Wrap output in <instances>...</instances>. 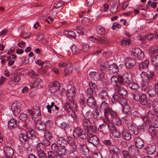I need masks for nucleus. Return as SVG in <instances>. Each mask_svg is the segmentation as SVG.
I'll return each mask as SVG.
<instances>
[{
    "mask_svg": "<svg viewBox=\"0 0 158 158\" xmlns=\"http://www.w3.org/2000/svg\"><path fill=\"white\" fill-rule=\"evenodd\" d=\"M148 153L150 155L155 153L156 152V147L154 144H149L147 148Z\"/></svg>",
    "mask_w": 158,
    "mask_h": 158,
    "instance_id": "obj_26",
    "label": "nucleus"
},
{
    "mask_svg": "<svg viewBox=\"0 0 158 158\" xmlns=\"http://www.w3.org/2000/svg\"><path fill=\"white\" fill-rule=\"evenodd\" d=\"M98 96L100 98L104 100H107L109 97L108 93L104 90H102L99 92Z\"/></svg>",
    "mask_w": 158,
    "mask_h": 158,
    "instance_id": "obj_31",
    "label": "nucleus"
},
{
    "mask_svg": "<svg viewBox=\"0 0 158 158\" xmlns=\"http://www.w3.org/2000/svg\"><path fill=\"white\" fill-rule=\"evenodd\" d=\"M87 131L90 133H95L97 131V128L95 126H94L91 124L86 128Z\"/></svg>",
    "mask_w": 158,
    "mask_h": 158,
    "instance_id": "obj_40",
    "label": "nucleus"
},
{
    "mask_svg": "<svg viewBox=\"0 0 158 158\" xmlns=\"http://www.w3.org/2000/svg\"><path fill=\"white\" fill-rule=\"evenodd\" d=\"M73 136L76 139H85L89 137L88 133L85 129H82L80 127L76 128L73 131Z\"/></svg>",
    "mask_w": 158,
    "mask_h": 158,
    "instance_id": "obj_1",
    "label": "nucleus"
},
{
    "mask_svg": "<svg viewBox=\"0 0 158 158\" xmlns=\"http://www.w3.org/2000/svg\"><path fill=\"white\" fill-rule=\"evenodd\" d=\"M88 41L89 42H92L94 43H98V41L100 40L99 38L98 37L96 38H94L93 36H91L89 37L88 38Z\"/></svg>",
    "mask_w": 158,
    "mask_h": 158,
    "instance_id": "obj_60",
    "label": "nucleus"
},
{
    "mask_svg": "<svg viewBox=\"0 0 158 158\" xmlns=\"http://www.w3.org/2000/svg\"><path fill=\"white\" fill-rule=\"evenodd\" d=\"M110 3L111 5L110 11L112 13H115L117 11L118 7L119 0H112Z\"/></svg>",
    "mask_w": 158,
    "mask_h": 158,
    "instance_id": "obj_12",
    "label": "nucleus"
},
{
    "mask_svg": "<svg viewBox=\"0 0 158 158\" xmlns=\"http://www.w3.org/2000/svg\"><path fill=\"white\" fill-rule=\"evenodd\" d=\"M91 78L95 81H98L100 80V76L99 73L92 71L90 72L89 74Z\"/></svg>",
    "mask_w": 158,
    "mask_h": 158,
    "instance_id": "obj_23",
    "label": "nucleus"
},
{
    "mask_svg": "<svg viewBox=\"0 0 158 158\" xmlns=\"http://www.w3.org/2000/svg\"><path fill=\"white\" fill-rule=\"evenodd\" d=\"M112 98L111 99V101L113 103H116L117 102H119V98L117 94H114L112 95Z\"/></svg>",
    "mask_w": 158,
    "mask_h": 158,
    "instance_id": "obj_46",
    "label": "nucleus"
},
{
    "mask_svg": "<svg viewBox=\"0 0 158 158\" xmlns=\"http://www.w3.org/2000/svg\"><path fill=\"white\" fill-rule=\"evenodd\" d=\"M119 76L118 75V77L113 76L110 79L111 84L114 87L115 89L116 87L120 86V82L119 80Z\"/></svg>",
    "mask_w": 158,
    "mask_h": 158,
    "instance_id": "obj_14",
    "label": "nucleus"
},
{
    "mask_svg": "<svg viewBox=\"0 0 158 158\" xmlns=\"http://www.w3.org/2000/svg\"><path fill=\"white\" fill-rule=\"evenodd\" d=\"M4 152L7 156L11 157L14 153V150L9 147H6L4 148Z\"/></svg>",
    "mask_w": 158,
    "mask_h": 158,
    "instance_id": "obj_30",
    "label": "nucleus"
},
{
    "mask_svg": "<svg viewBox=\"0 0 158 158\" xmlns=\"http://www.w3.org/2000/svg\"><path fill=\"white\" fill-rule=\"evenodd\" d=\"M155 73L153 70H150L148 72L147 79L150 80L154 79Z\"/></svg>",
    "mask_w": 158,
    "mask_h": 158,
    "instance_id": "obj_51",
    "label": "nucleus"
},
{
    "mask_svg": "<svg viewBox=\"0 0 158 158\" xmlns=\"http://www.w3.org/2000/svg\"><path fill=\"white\" fill-rule=\"evenodd\" d=\"M108 150L111 155H120L121 153L120 149L117 146L114 144L109 147Z\"/></svg>",
    "mask_w": 158,
    "mask_h": 158,
    "instance_id": "obj_7",
    "label": "nucleus"
},
{
    "mask_svg": "<svg viewBox=\"0 0 158 158\" xmlns=\"http://www.w3.org/2000/svg\"><path fill=\"white\" fill-rule=\"evenodd\" d=\"M32 119L35 122H38L41 119V114L40 109L38 107L34 112L32 117Z\"/></svg>",
    "mask_w": 158,
    "mask_h": 158,
    "instance_id": "obj_15",
    "label": "nucleus"
},
{
    "mask_svg": "<svg viewBox=\"0 0 158 158\" xmlns=\"http://www.w3.org/2000/svg\"><path fill=\"white\" fill-rule=\"evenodd\" d=\"M115 91H116L119 95L122 97L127 96V91L124 88L121 87L120 86L115 88Z\"/></svg>",
    "mask_w": 158,
    "mask_h": 158,
    "instance_id": "obj_18",
    "label": "nucleus"
},
{
    "mask_svg": "<svg viewBox=\"0 0 158 158\" xmlns=\"http://www.w3.org/2000/svg\"><path fill=\"white\" fill-rule=\"evenodd\" d=\"M139 97L138 100L137 102H139L142 105L147 106V107L148 108H150L151 107V104L150 102L148 103L146 95L143 93H141Z\"/></svg>",
    "mask_w": 158,
    "mask_h": 158,
    "instance_id": "obj_4",
    "label": "nucleus"
},
{
    "mask_svg": "<svg viewBox=\"0 0 158 158\" xmlns=\"http://www.w3.org/2000/svg\"><path fill=\"white\" fill-rule=\"evenodd\" d=\"M87 141L96 147H97L99 144L98 139L95 135L90 136L87 139Z\"/></svg>",
    "mask_w": 158,
    "mask_h": 158,
    "instance_id": "obj_11",
    "label": "nucleus"
},
{
    "mask_svg": "<svg viewBox=\"0 0 158 158\" xmlns=\"http://www.w3.org/2000/svg\"><path fill=\"white\" fill-rule=\"evenodd\" d=\"M102 117V114L100 110L99 111L98 110H95V114H94V118L97 120L101 119Z\"/></svg>",
    "mask_w": 158,
    "mask_h": 158,
    "instance_id": "obj_35",
    "label": "nucleus"
},
{
    "mask_svg": "<svg viewBox=\"0 0 158 158\" xmlns=\"http://www.w3.org/2000/svg\"><path fill=\"white\" fill-rule=\"evenodd\" d=\"M49 90L51 93H53L56 92L59 89L60 84L57 81L50 83L49 85Z\"/></svg>",
    "mask_w": 158,
    "mask_h": 158,
    "instance_id": "obj_9",
    "label": "nucleus"
},
{
    "mask_svg": "<svg viewBox=\"0 0 158 158\" xmlns=\"http://www.w3.org/2000/svg\"><path fill=\"white\" fill-rule=\"evenodd\" d=\"M64 4V2L62 1H58L56 2L54 4V6L56 8L60 7Z\"/></svg>",
    "mask_w": 158,
    "mask_h": 158,
    "instance_id": "obj_61",
    "label": "nucleus"
},
{
    "mask_svg": "<svg viewBox=\"0 0 158 158\" xmlns=\"http://www.w3.org/2000/svg\"><path fill=\"white\" fill-rule=\"evenodd\" d=\"M76 95V88L73 86L68 89L66 92V95L68 97L73 98Z\"/></svg>",
    "mask_w": 158,
    "mask_h": 158,
    "instance_id": "obj_22",
    "label": "nucleus"
},
{
    "mask_svg": "<svg viewBox=\"0 0 158 158\" xmlns=\"http://www.w3.org/2000/svg\"><path fill=\"white\" fill-rule=\"evenodd\" d=\"M151 63L154 67H158V55L153 56L151 58Z\"/></svg>",
    "mask_w": 158,
    "mask_h": 158,
    "instance_id": "obj_34",
    "label": "nucleus"
},
{
    "mask_svg": "<svg viewBox=\"0 0 158 158\" xmlns=\"http://www.w3.org/2000/svg\"><path fill=\"white\" fill-rule=\"evenodd\" d=\"M73 106L74 107H73L68 102H66L65 103L64 106H63L64 110H65L68 113L71 110L74 111L75 110H76V105H73Z\"/></svg>",
    "mask_w": 158,
    "mask_h": 158,
    "instance_id": "obj_19",
    "label": "nucleus"
},
{
    "mask_svg": "<svg viewBox=\"0 0 158 158\" xmlns=\"http://www.w3.org/2000/svg\"><path fill=\"white\" fill-rule=\"evenodd\" d=\"M122 135L123 138L127 140H130L131 137V134L127 130L123 129L122 131Z\"/></svg>",
    "mask_w": 158,
    "mask_h": 158,
    "instance_id": "obj_33",
    "label": "nucleus"
},
{
    "mask_svg": "<svg viewBox=\"0 0 158 158\" xmlns=\"http://www.w3.org/2000/svg\"><path fill=\"white\" fill-rule=\"evenodd\" d=\"M51 149L57 154L62 156L65 155L67 153L65 147L59 146L56 143H52L51 146Z\"/></svg>",
    "mask_w": 158,
    "mask_h": 158,
    "instance_id": "obj_2",
    "label": "nucleus"
},
{
    "mask_svg": "<svg viewBox=\"0 0 158 158\" xmlns=\"http://www.w3.org/2000/svg\"><path fill=\"white\" fill-rule=\"evenodd\" d=\"M86 100V98L84 97L79 99L78 102L81 106L84 107L87 104Z\"/></svg>",
    "mask_w": 158,
    "mask_h": 158,
    "instance_id": "obj_49",
    "label": "nucleus"
},
{
    "mask_svg": "<svg viewBox=\"0 0 158 158\" xmlns=\"http://www.w3.org/2000/svg\"><path fill=\"white\" fill-rule=\"evenodd\" d=\"M111 109L109 105L107 102L103 101L101 104L100 110V111L104 110L105 117H107L108 115V112Z\"/></svg>",
    "mask_w": 158,
    "mask_h": 158,
    "instance_id": "obj_8",
    "label": "nucleus"
},
{
    "mask_svg": "<svg viewBox=\"0 0 158 158\" xmlns=\"http://www.w3.org/2000/svg\"><path fill=\"white\" fill-rule=\"evenodd\" d=\"M36 80L34 82L33 85V87H41V84H42V80L39 78L36 79Z\"/></svg>",
    "mask_w": 158,
    "mask_h": 158,
    "instance_id": "obj_45",
    "label": "nucleus"
},
{
    "mask_svg": "<svg viewBox=\"0 0 158 158\" xmlns=\"http://www.w3.org/2000/svg\"><path fill=\"white\" fill-rule=\"evenodd\" d=\"M29 75L31 78L33 79H36L39 78V75L36 73L34 71L32 70L29 73Z\"/></svg>",
    "mask_w": 158,
    "mask_h": 158,
    "instance_id": "obj_47",
    "label": "nucleus"
},
{
    "mask_svg": "<svg viewBox=\"0 0 158 158\" xmlns=\"http://www.w3.org/2000/svg\"><path fill=\"white\" fill-rule=\"evenodd\" d=\"M132 54L139 60H143L144 56L143 52L138 48H133L132 50Z\"/></svg>",
    "mask_w": 158,
    "mask_h": 158,
    "instance_id": "obj_5",
    "label": "nucleus"
},
{
    "mask_svg": "<svg viewBox=\"0 0 158 158\" xmlns=\"http://www.w3.org/2000/svg\"><path fill=\"white\" fill-rule=\"evenodd\" d=\"M82 125L85 127L86 128L90 125L92 124L91 122L89 119L86 117H84L82 120Z\"/></svg>",
    "mask_w": 158,
    "mask_h": 158,
    "instance_id": "obj_37",
    "label": "nucleus"
},
{
    "mask_svg": "<svg viewBox=\"0 0 158 158\" xmlns=\"http://www.w3.org/2000/svg\"><path fill=\"white\" fill-rule=\"evenodd\" d=\"M25 133L27 137V139L28 142L30 140H33L36 138L35 132V131L33 130L26 131Z\"/></svg>",
    "mask_w": 158,
    "mask_h": 158,
    "instance_id": "obj_21",
    "label": "nucleus"
},
{
    "mask_svg": "<svg viewBox=\"0 0 158 158\" xmlns=\"http://www.w3.org/2000/svg\"><path fill=\"white\" fill-rule=\"evenodd\" d=\"M108 127L110 131L111 132L116 131V129L114 125L111 123H109L108 124Z\"/></svg>",
    "mask_w": 158,
    "mask_h": 158,
    "instance_id": "obj_58",
    "label": "nucleus"
},
{
    "mask_svg": "<svg viewBox=\"0 0 158 158\" xmlns=\"http://www.w3.org/2000/svg\"><path fill=\"white\" fill-rule=\"evenodd\" d=\"M122 155L124 158H130V156L128 151L123 150L121 151Z\"/></svg>",
    "mask_w": 158,
    "mask_h": 158,
    "instance_id": "obj_63",
    "label": "nucleus"
},
{
    "mask_svg": "<svg viewBox=\"0 0 158 158\" xmlns=\"http://www.w3.org/2000/svg\"><path fill=\"white\" fill-rule=\"evenodd\" d=\"M140 92L139 91H137L132 94L133 98L135 101H137L138 100V98H139Z\"/></svg>",
    "mask_w": 158,
    "mask_h": 158,
    "instance_id": "obj_57",
    "label": "nucleus"
},
{
    "mask_svg": "<svg viewBox=\"0 0 158 158\" xmlns=\"http://www.w3.org/2000/svg\"><path fill=\"white\" fill-rule=\"evenodd\" d=\"M86 118L89 120L92 119L94 118V114L90 110L88 111L86 114Z\"/></svg>",
    "mask_w": 158,
    "mask_h": 158,
    "instance_id": "obj_59",
    "label": "nucleus"
},
{
    "mask_svg": "<svg viewBox=\"0 0 158 158\" xmlns=\"http://www.w3.org/2000/svg\"><path fill=\"white\" fill-rule=\"evenodd\" d=\"M39 158H46L47 157L46 153L45 152H39L36 153Z\"/></svg>",
    "mask_w": 158,
    "mask_h": 158,
    "instance_id": "obj_64",
    "label": "nucleus"
},
{
    "mask_svg": "<svg viewBox=\"0 0 158 158\" xmlns=\"http://www.w3.org/2000/svg\"><path fill=\"white\" fill-rule=\"evenodd\" d=\"M141 118L144 122V123L146 124L150 125V124H151V122L148 118L146 116H141Z\"/></svg>",
    "mask_w": 158,
    "mask_h": 158,
    "instance_id": "obj_53",
    "label": "nucleus"
},
{
    "mask_svg": "<svg viewBox=\"0 0 158 158\" xmlns=\"http://www.w3.org/2000/svg\"><path fill=\"white\" fill-rule=\"evenodd\" d=\"M73 52H74V54L77 53H82L83 52L82 49L81 48H77L75 46L73 47L72 49Z\"/></svg>",
    "mask_w": 158,
    "mask_h": 158,
    "instance_id": "obj_52",
    "label": "nucleus"
},
{
    "mask_svg": "<svg viewBox=\"0 0 158 158\" xmlns=\"http://www.w3.org/2000/svg\"><path fill=\"white\" fill-rule=\"evenodd\" d=\"M152 105L153 108H158V98H154L152 101Z\"/></svg>",
    "mask_w": 158,
    "mask_h": 158,
    "instance_id": "obj_55",
    "label": "nucleus"
},
{
    "mask_svg": "<svg viewBox=\"0 0 158 158\" xmlns=\"http://www.w3.org/2000/svg\"><path fill=\"white\" fill-rule=\"evenodd\" d=\"M60 127L66 131L67 129H68L69 127V124L68 123L63 122L60 124Z\"/></svg>",
    "mask_w": 158,
    "mask_h": 158,
    "instance_id": "obj_54",
    "label": "nucleus"
},
{
    "mask_svg": "<svg viewBox=\"0 0 158 158\" xmlns=\"http://www.w3.org/2000/svg\"><path fill=\"white\" fill-rule=\"evenodd\" d=\"M131 40L128 39L126 40H121L120 42L121 45L123 46H125V45H129L131 43Z\"/></svg>",
    "mask_w": 158,
    "mask_h": 158,
    "instance_id": "obj_50",
    "label": "nucleus"
},
{
    "mask_svg": "<svg viewBox=\"0 0 158 158\" xmlns=\"http://www.w3.org/2000/svg\"><path fill=\"white\" fill-rule=\"evenodd\" d=\"M44 136L45 137V139H51L52 137L51 135L50 132L48 131H46L44 134Z\"/></svg>",
    "mask_w": 158,
    "mask_h": 158,
    "instance_id": "obj_62",
    "label": "nucleus"
},
{
    "mask_svg": "<svg viewBox=\"0 0 158 158\" xmlns=\"http://www.w3.org/2000/svg\"><path fill=\"white\" fill-rule=\"evenodd\" d=\"M19 138L22 143H28L27 140V137L25 133H21L19 135Z\"/></svg>",
    "mask_w": 158,
    "mask_h": 158,
    "instance_id": "obj_36",
    "label": "nucleus"
},
{
    "mask_svg": "<svg viewBox=\"0 0 158 158\" xmlns=\"http://www.w3.org/2000/svg\"><path fill=\"white\" fill-rule=\"evenodd\" d=\"M136 64V61L134 58H128L125 59V65L127 68L131 69Z\"/></svg>",
    "mask_w": 158,
    "mask_h": 158,
    "instance_id": "obj_10",
    "label": "nucleus"
},
{
    "mask_svg": "<svg viewBox=\"0 0 158 158\" xmlns=\"http://www.w3.org/2000/svg\"><path fill=\"white\" fill-rule=\"evenodd\" d=\"M119 80L120 81V85H123L126 84L128 85L130 83V80L129 79L128 77L126 76V75H124L123 76H119Z\"/></svg>",
    "mask_w": 158,
    "mask_h": 158,
    "instance_id": "obj_17",
    "label": "nucleus"
},
{
    "mask_svg": "<svg viewBox=\"0 0 158 158\" xmlns=\"http://www.w3.org/2000/svg\"><path fill=\"white\" fill-rule=\"evenodd\" d=\"M11 78L12 81L16 82H19L20 80V75L17 73L15 74L14 76L11 77Z\"/></svg>",
    "mask_w": 158,
    "mask_h": 158,
    "instance_id": "obj_48",
    "label": "nucleus"
},
{
    "mask_svg": "<svg viewBox=\"0 0 158 158\" xmlns=\"http://www.w3.org/2000/svg\"><path fill=\"white\" fill-rule=\"evenodd\" d=\"M17 126V121L14 118L10 119L8 122V127L10 129H13L16 127Z\"/></svg>",
    "mask_w": 158,
    "mask_h": 158,
    "instance_id": "obj_25",
    "label": "nucleus"
},
{
    "mask_svg": "<svg viewBox=\"0 0 158 158\" xmlns=\"http://www.w3.org/2000/svg\"><path fill=\"white\" fill-rule=\"evenodd\" d=\"M149 52L151 54H158V46H153L151 47L149 50Z\"/></svg>",
    "mask_w": 158,
    "mask_h": 158,
    "instance_id": "obj_41",
    "label": "nucleus"
},
{
    "mask_svg": "<svg viewBox=\"0 0 158 158\" xmlns=\"http://www.w3.org/2000/svg\"><path fill=\"white\" fill-rule=\"evenodd\" d=\"M80 149L81 153L83 155H86L88 154L89 152V149L87 147L85 141H84L82 143H80L79 144Z\"/></svg>",
    "mask_w": 158,
    "mask_h": 158,
    "instance_id": "obj_13",
    "label": "nucleus"
},
{
    "mask_svg": "<svg viewBox=\"0 0 158 158\" xmlns=\"http://www.w3.org/2000/svg\"><path fill=\"white\" fill-rule=\"evenodd\" d=\"M72 66V65L71 64L69 63H67L64 72V76H67L71 73L73 70V68Z\"/></svg>",
    "mask_w": 158,
    "mask_h": 158,
    "instance_id": "obj_24",
    "label": "nucleus"
},
{
    "mask_svg": "<svg viewBox=\"0 0 158 158\" xmlns=\"http://www.w3.org/2000/svg\"><path fill=\"white\" fill-rule=\"evenodd\" d=\"M89 23V18L84 17H83L81 20V23L85 26H87Z\"/></svg>",
    "mask_w": 158,
    "mask_h": 158,
    "instance_id": "obj_56",
    "label": "nucleus"
},
{
    "mask_svg": "<svg viewBox=\"0 0 158 158\" xmlns=\"http://www.w3.org/2000/svg\"><path fill=\"white\" fill-rule=\"evenodd\" d=\"M108 70L110 73H116L118 71V66L115 64L109 65Z\"/></svg>",
    "mask_w": 158,
    "mask_h": 158,
    "instance_id": "obj_27",
    "label": "nucleus"
},
{
    "mask_svg": "<svg viewBox=\"0 0 158 158\" xmlns=\"http://www.w3.org/2000/svg\"><path fill=\"white\" fill-rule=\"evenodd\" d=\"M11 107L14 114L15 116H17L21 111L22 103L20 102L17 103H13L12 104Z\"/></svg>",
    "mask_w": 158,
    "mask_h": 158,
    "instance_id": "obj_6",
    "label": "nucleus"
},
{
    "mask_svg": "<svg viewBox=\"0 0 158 158\" xmlns=\"http://www.w3.org/2000/svg\"><path fill=\"white\" fill-rule=\"evenodd\" d=\"M64 33L67 35V36L69 37H71L74 38L76 37V34L75 33L71 30H65Z\"/></svg>",
    "mask_w": 158,
    "mask_h": 158,
    "instance_id": "obj_38",
    "label": "nucleus"
},
{
    "mask_svg": "<svg viewBox=\"0 0 158 158\" xmlns=\"http://www.w3.org/2000/svg\"><path fill=\"white\" fill-rule=\"evenodd\" d=\"M123 113L129 116L131 113V109L129 105H126L123 106Z\"/></svg>",
    "mask_w": 158,
    "mask_h": 158,
    "instance_id": "obj_32",
    "label": "nucleus"
},
{
    "mask_svg": "<svg viewBox=\"0 0 158 158\" xmlns=\"http://www.w3.org/2000/svg\"><path fill=\"white\" fill-rule=\"evenodd\" d=\"M45 149V147L44 145H43L41 143H39L36 147V153L44 152Z\"/></svg>",
    "mask_w": 158,
    "mask_h": 158,
    "instance_id": "obj_39",
    "label": "nucleus"
},
{
    "mask_svg": "<svg viewBox=\"0 0 158 158\" xmlns=\"http://www.w3.org/2000/svg\"><path fill=\"white\" fill-rule=\"evenodd\" d=\"M134 141L135 145L139 148H141L144 146V141L139 137H135Z\"/></svg>",
    "mask_w": 158,
    "mask_h": 158,
    "instance_id": "obj_16",
    "label": "nucleus"
},
{
    "mask_svg": "<svg viewBox=\"0 0 158 158\" xmlns=\"http://www.w3.org/2000/svg\"><path fill=\"white\" fill-rule=\"evenodd\" d=\"M109 64L107 62H105L100 65L99 70L102 73H104L107 72L109 69Z\"/></svg>",
    "mask_w": 158,
    "mask_h": 158,
    "instance_id": "obj_20",
    "label": "nucleus"
},
{
    "mask_svg": "<svg viewBox=\"0 0 158 158\" xmlns=\"http://www.w3.org/2000/svg\"><path fill=\"white\" fill-rule=\"evenodd\" d=\"M129 87L134 90H137L139 88V86L138 84L135 83H130L128 85Z\"/></svg>",
    "mask_w": 158,
    "mask_h": 158,
    "instance_id": "obj_42",
    "label": "nucleus"
},
{
    "mask_svg": "<svg viewBox=\"0 0 158 158\" xmlns=\"http://www.w3.org/2000/svg\"><path fill=\"white\" fill-rule=\"evenodd\" d=\"M108 115L107 117H105L108 118L109 116L110 117V118L112 122L117 125H120L121 122L120 119L118 118L117 113L111 109L108 112Z\"/></svg>",
    "mask_w": 158,
    "mask_h": 158,
    "instance_id": "obj_3",
    "label": "nucleus"
},
{
    "mask_svg": "<svg viewBox=\"0 0 158 158\" xmlns=\"http://www.w3.org/2000/svg\"><path fill=\"white\" fill-rule=\"evenodd\" d=\"M149 61L148 60H146L139 64V69L141 71L147 69L148 66Z\"/></svg>",
    "mask_w": 158,
    "mask_h": 158,
    "instance_id": "obj_28",
    "label": "nucleus"
},
{
    "mask_svg": "<svg viewBox=\"0 0 158 158\" xmlns=\"http://www.w3.org/2000/svg\"><path fill=\"white\" fill-rule=\"evenodd\" d=\"M157 91L154 88L150 89L148 91L149 96L150 97H153L156 96Z\"/></svg>",
    "mask_w": 158,
    "mask_h": 158,
    "instance_id": "obj_43",
    "label": "nucleus"
},
{
    "mask_svg": "<svg viewBox=\"0 0 158 158\" xmlns=\"http://www.w3.org/2000/svg\"><path fill=\"white\" fill-rule=\"evenodd\" d=\"M69 154L72 156L77 153V148L75 146H71L68 150Z\"/></svg>",
    "mask_w": 158,
    "mask_h": 158,
    "instance_id": "obj_44",
    "label": "nucleus"
},
{
    "mask_svg": "<svg viewBox=\"0 0 158 158\" xmlns=\"http://www.w3.org/2000/svg\"><path fill=\"white\" fill-rule=\"evenodd\" d=\"M87 104L90 107L95 106L96 102L94 98L93 97H89L86 100Z\"/></svg>",
    "mask_w": 158,
    "mask_h": 158,
    "instance_id": "obj_29",
    "label": "nucleus"
}]
</instances>
